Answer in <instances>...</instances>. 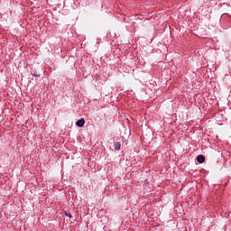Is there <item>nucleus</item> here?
<instances>
[{
    "instance_id": "obj_1",
    "label": "nucleus",
    "mask_w": 231,
    "mask_h": 231,
    "mask_svg": "<svg viewBox=\"0 0 231 231\" xmlns=\"http://www.w3.org/2000/svg\"><path fill=\"white\" fill-rule=\"evenodd\" d=\"M86 124V120L84 118H81L76 122V125L78 127H82Z\"/></svg>"
},
{
    "instance_id": "obj_2",
    "label": "nucleus",
    "mask_w": 231,
    "mask_h": 231,
    "mask_svg": "<svg viewBox=\"0 0 231 231\" xmlns=\"http://www.w3.org/2000/svg\"><path fill=\"white\" fill-rule=\"evenodd\" d=\"M115 151H120L122 149V143L116 142L114 143Z\"/></svg>"
},
{
    "instance_id": "obj_3",
    "label": "nucleus",
    "mask_w": 231,
    "mask_h": 231,
    "mask_svg": "<svg viewBox=\"0 0 231 231\" xmlns=\"http://www.w3.org/2000/svg\"><path fill=\"white\" fill-rule=\"evenodd\" d=\"M197 162L198 163H205V155H198Z\"/></svg>"
},
{
    "instance_id": "obj_4",
    "label": "nucleus",
    "mask_w": 231,
    "mask_h": 231,
    "mask_svg": "<svg viewBox=\"0 0 231 231\" xmlns=\"http://www.w3.org/2000/svg\"><path fill=\"white\" fill-rule=\"evenodd\" d=\"M31 75H32V77H41V74H40V73H37V72H35V71H32V72H31Z\"/></svg>"
},
{
    "instance_id": "obj_5",
    "label": "nucleus",
    "mask_w": 231,
    "mask_h": 231,
    "mask_svg": "<svg viewBox=\"0 0 231 231\" xmlns=\"http://www.w3.org/2000/svg\"><path fill=\"white\" fill-rule=\"evenodd\" d=\"M64 214H65V216H67V217H69V218L73 217L71 213H68V211H64Z\"/></svg>"
}]
</instances>
